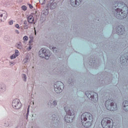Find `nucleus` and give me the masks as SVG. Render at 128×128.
Instances as JSON below:
<instances>
[{
  "instance_id": "aec40b11",
  "label": "nucleus",
  "mask_w": 128,
  "mask_h": 128,
  "mask_svg": "<svg viewBox=\"0 0 128 128\" xmlns=\"http://www.w3.org/2000/svg\"><path fill=\"white\" fill-rule=\"evenodd\" d=\"M28 22L29 24H32L34 22V15L30 14V15L28 17Z\"/></svg>"
},
{
  "instance_id": "3c124183",
  "label": "nucleus",
  "mask_w": 128,
  "mask_h": 128,
  "mask_svg": "<svg viewBox=\"0 0 128 128\" xmlns=\"http://www.w3.org/2000/svg\"><path fill=\"white\" fill-rule=\"evenodd\" d=\"M48 13H46V14H48Z\"/></svg>"
},
{
  "instance_id": "f03ea898",
  "label": "nucleus",
  "mask_w": 128,
  "mask_h": 128,
  "mask_svg": "<svg viewBox=\"0 0 128 128\" xmlns=\"http://www.w3.org/2000/svg\"><path fill=\"white\" fill-rule=\"evenodd\" d=\"M105 106L108 110L110 112H114L118 110V106L114 100H108L105 102Z\"/></svg>"
},
{
  "instance_id": "412c9836",
  "label": "nucleus",
  "mask_w": 128,
  "mask_h": 128,
  "mask_svg": "<svg viewBox=\"0 0 128 128\" xmlns=\"http://www.w3.org/2000/svg\"><path fill=\"white\" fill-rule=\"evenodd\" d=\"M68 82L69 86H71V88H73L74 86L76 84V82H74V80H73L72 78H70L68 79Z\"/></svg>"
},
{
  "instance_id": "0eeeda50",
  "label": "nucleus",
  "mask_w": 128,
  "mask_h": 128,
  "mask_svg": "<svg viewBox=\"0 0 128 128\" xmlns=\"http://www.w3.org/2000/svg\"><path fill=\"white\" fill-rule=\"evenodd\" d=\"M81 122H86L88 120H90V122H94V117L92 114L85 112L81 115Z\"/></svg>"
},
{
  "instance_id": "de8ad7c7",
  "label": "nucleus",
  "mask_w": 128,
  "mask_h": 128,
  "mask_svg": "<svg viewBox=\"0 0 128 128\" xmlns=\"http://www.w3.org/2000/svg\"><path fill=\"white\" fill-rule=\"evenodd\" d=\"M6 18H8L6 16V17H4V20H6Z\"/></svg>"
},
{
  "instance_id": "423d86ee",
  "label": "nucleus",
  "mask_w": 128,
  "mask_h": 128,
  "mask_svg": "<svg viewBox=\"0 0 128 128\" xmlns=\"http://www.w3.org/2000/svg\"><path fill=\"white\" fill-rule=\"evenodd\" d=\"M38 55L42 58L45 60H49L50 56V51L49 50H46L44 48H42L38 52Z\"/></svg>"
},
{
  "instance_id": "c03bdc74",
  "label": "nucleus",
  "mask_w": 128,
  "mask_h": 128,
  "mask_svg": "<svg viewBox=\"0 0 128 128\" xmlns=\"http://www.w3.org/2000/svg\"><path fill=\"white\" fill-rule=\"evenodd\" d=\"M16 32L18 34H20V31H18V30H16Z\"/></svg>"
},
{
  "instance_id": "1a4fd4ad",
  "label": "nucleus",
  "mask_w": 128,
  "mask_h": 128,
  "mask_svg": "<svg viewBox=\"0 0 128 128\" xmlns=\"http://www.w3.org/2000/svg\"><path fill=\"white\" fill-rule=\"evenodd\" d=\"M12 106L14 110H20L22 108V102L18 98H16L12 100Z\"/></svg>"
},
{
  "instance_id": "20e7f679",
  "label": "nucleus",
  "mask_w": 128,
  "mask_h": 128,
  "mask_svg": "<svg viewBox=\"0 0 128 128\" xmlns=\"http://www.w3.org/2000/svg\"><path fill=\"white\" fill-rule=\"evenodd\" d=\"M64 110L66 114L64 118L66 122H68V124L72 122L74 120V112L72 110H67L66 108H64Z\"/></svg>"
},
{
  "instance_id": "c85d7f7f",
  "label": "nucleus",
  "mask_w": 128,
  "mask_h": 128,
  "mask_svg": "<svg viewBox=\"0 0 128 128\" xmlns=\"http://www.w3.org/2000/svg\"><path fill=\"white\" fill-rule=\"evenodd\" d=\"M16 46L17 48H22V42H18V43H16Z\"/></svg>"
},
{
  "instance_id": "dca6fc26",
  "label": "nucleus",
  "mask_w": 128,
  "mask_h": 128,
  "mask_svg": "<svg viewBox=\"0 0 128 128\" xmlns=\"http://www.w3.org/2000/svg\"><path fill=\"white\" fill-rule=\"evenodd\" d=\"M49 48L52 50L54 54H58L60 48L58 47L54 46L52 45H50Z\"/></svg>"
},
{
  "instance_id": "e433bc0d",
  "label": "nucleus",
  "mask_w": 128,
  "mask_h": 128,
  "mask_svg": "<svg viewBox=\"0 0 128 128\" xmlns=\"http://www.w3.org/2000/svg\"><path fill=\"white\" fill-rule=\"evenodd\" d=\"M8 24L10 26H12V24H14V20H11L9 21Z\"/></svg>"
},
{
  "instance_id": "4be33fe9",
  "label": "nucleus",
  "mask_w": 128,
  "mask_h": 128,
  "mask_svg": "<svg viewBox=\"0 0 128 128\" xmlns=\"http://www.w3.org/2000/svg\"><path fill=\"white\" fill-rule=\"evenodd\" d=\"M50 104V108H52V106H56V104H58V101L56 100H54L52 102H52H49Z\"/></svg>"
},
{
  "instance_id": "f8f14e48",
  "label": "nucleus",
  "mask_w": 128,
  "mask_h": 128,
  "mask_svg": "<svg viewBox=\"0 0 128 128\" xmlns=\"http://www.w3.org/2000/svg\"><path fill=\"white\" fill-rule=\"evenodd\" d=\"M82 0H70V4L72 6L78 8L82 3Z\"/></svg>"
},
{
  "instance_id": "a878e982",
  "label": "nucleus",
  "mask_w": 128,
  "mask_h": 128,
  "mask_svg": "<svg viewBox=\"0 0 128 128\" xmlns=\"http://www.w3.org/2000/svg\"><path fill=\"white\" fill-rule=\"evenodd\" d=\"M13 54L15 56L16 58H18V54H20V52L18 51V50H15L14 54Z\"/></svg>"
},
{
  "instance_id": "c756f323",
  "label": "nucleus",
  "mask_w": 128,
  "mask_h": 128,
  "mask_svg": "<svg viewBox=\"0 0 128 128\" xmlns=\"http://www.w3.org/2000/svg\"><path fill=\"white\" fill-rule=\"evenodd\" d=\"M22 10L26 11V10H28V8L26 6H22Z\"/></svg>"
},
{
  "instance_id": "09e8293b",
  "label": "nucleus",
  "mask_w": 128,
  "mask_h": 128,
  "mask_svg": "<svg viewBox=\"0 0 128 128\" xmlns=\"http://www.w3.org/2000/svg\"><path fill=\"white\" fill-rule=\"evenodd\" d=\"M47 10L48 12V10Z\"/></svg>"
},
{
  "instance_id": "49530a36",
  "label": "nucleus",
  "mask_w": 128,
  "mask_h": 128,
  "mask_svg": "<svg viewBox=\"0 0 128 128\" xmlns=\"http://www.w3.org/2000/svg\"><path fill=\"white\" fill-rule=\"evenodd\" d=\"M2 17H0V22H2Z\"/></svg>"
},
{
  "instance_id": "ddd939ff",
  "label": "nucleus",
  "mask_w": 128,
  "mask_h": 128,
  "mask_svg": "<svg viewBox=\"0 0 128 128\" xmlns=\"http://www.w3.org/2000/svg\"><path fill=\"white\" fill-rule=\"evenodd\" d=\"M56 7V3L52 0H50V3L47 4V8H50V10H54Z\"/></svg>"
},
{
  "instance_id": "9d476101",
  "label": "nucleus",
  "mask_w": 128,
  "mask_h": 128,
  "mask_svg": "<svg viewBox=\"0 0 128 128\" xmlns=\"http://www.w3.org/2000/svg\"><path fill=\"white\" fill-rule=\"evenodd\" d=\"M120 62L121 64H128V52L125 53L121 56Z\"/></svg>"
},
{
  "instance_id": "bb28decb",
  "label": "nucleus",
  "mask_w": 128,
  "mask_h": 128,
  "mask_svg": "<svg viewBox=\"0 0 128 128\" xmlns=\"http://www.w3.org/2000/svg\"><path fill=\"white\" fill-rule=\"evenodd\" d=\"M22 76L24 82H26V74H22Z\"/></svg>"
},
{
  "instance_id": "a211bd4d",
  "label": "nucleus",
  "mask_w": 128,
  "mask_h": 128,
  "mask_svg": "<svg viewBox=\"0 0 128 128\" xmlns=\"http://www.w3.org/2000/svg\"><path fill=\"white\" fill-rule=\"evenodd\" d=\"M122 108L124 112H128V101L125 100L122 102Z\"/></svg>"
},
{
  "instance_id": "5701e85b",
  "label": "nucleus",
  "mask_w": 128,
  "mask_h": 128,
  "mask_svg": "<svg viewBox=\"0 0 128 128\" xmlns=\"http://www.w3.org/2000/svg\"><path fill=\"white\" fill-rule=\"evenodd\" d=\"M4 14H6V15L8 14V13H6V11L3 10H0V17L4 16Z\"/></svg>"
},
{
  "instance_id": "72a5a7b5",
  "label": "nucleus",
  "mask_w": 128,
  "mask_h": 128,
  "mask_svg": "<svg viewBox=\"0 0 128 128\" xmlns=\"http://www.w3.org/2000/svg\"><path fill=\"white\" fill-rule=\"evenodd\" d=\"M16 58L14 54L10 56V60H14Z\"/></svg>"
},
{
  "instance_id": "f704fd0d",
  "label": "nucleus",
  "mask_w": 128,
  "mask_h": 128,
  "mask_svg": "<svg viewBox=\"0 0 128 128\" xmlns=\"http://www.w3.org/2000/svg\"><path fill=\"white\" fill-rule=\"evenodd\" d=\"M24 30H28V24H25L24 26Z\"/></svg>"
},
{
  "instance_id": "c9c22d12",
  "label": "nucleus",
  "mask_w": 128,
  "mask_h": 128,
  "mask_svg": "<svg viewBox=\"0 0 128 128\" xmlns=\"http://www.w3.org/2000/svg\"><path fill=\"white\" fill-rule=\"evenodd\" d=\"M25 60H25V64H26V62H28V56H26Z\"/></svg>"
},
{
  "instance_id": "2eb2a0df",
  "label": "nucleus",
  "mask_w": 128,
  "mask_h": 128,
  "mask_svg": "<svg viewBox=\"0 0 128 128\" xmlns=\"http://www.w3.org/2000/svg\"><path fill=\"white\" fill-rule=\"evenodd\" d=\"M92 122L93 121L88 120L86 122H82V124L84 128H90V126H92Z\"/></svg>"
},
{
  "instance_id": "7ed1b4c3",
  "label": "nucleus",
  "mask_w": 128,
  "mask_h": 128,
  "mask_svg": "<svg viewBox=\"0 0 128 128\" xmlns=\"http://www.w3.org/2000/svg\"><path fill=\"white\" fill-rule=\"evenodd\" d=\"M85 94L89 98L90 100L91 101V102H98V93L92 91H86Z\"/></svg>"
},
{
  "instance_id": "37998d69",
  "label": "nucleus",
  "mask_w": 128,
  "mask_h": 128,
  "mask_svg": "<svg viewBox=\"0 0 128 128\" xmlns=\"http://www.w3.org/2000/svg\"><path fill=\"white\" fill-rule=\"evenodd\" d=\"M102 77L100 78L98 77L97 78V80H102Z\"/></svg>"
},
{
  "instance_id": "58836bf2",
  "label": "nucleus",
  "mask_w": 128,
  "mask_h": 128,
  "mask_svg": "<svg viewBox=\"0 0 128 128\" xmlns=\"http://www.w3.org/2000/svg\"><path fill=\"white\" fill-rule=\"evenodd\" d=\"M15 28H18V30L20 28V25L18 24H16L15 25Z\"/></svg>"
},
{
  "instance_id": "a19ab883",
  "label": "nucleus",
  "mask_w": 128,
  "mask_h": 128,
  "mask_svg": "<svg viewBox=\"0 0 128 128\" xmlns=\"http://www.w3.org/2000/svg\"><path fill=\"white\" fill-rule=\"evenodd\" d=\"M30 50H32V46H30L28 48V50L30 51Z\"/></svg>"
},
{
  "instance_id": "4c0bfd02",
  "label": "nucleus",
  "mask_w": 128,
  "mask_h": 128,
  "mask_svg": "<svg viewBox=\"0 0 128 128\" xmlns=\"http://www.w3.org/2000/svg\"><path fill=\"white\" fill-rule=\"evenodd\" d=\"M28 5L29 6L31 10L34 8V6H32V4H28Z\"/></svg>"
},
{
  "instance_id": "6e6552de",
  "label": "nucleus",
  "mask_w": 128,
  "mask_h": 128,
  "mask_svg": "<svg viewBox=\"0 0 128 128\" xmlns=\"http://www.w3.org/2000/svg\"><path fill=\"white\" fill-rule=\"evenodd\" d=\"M64 88V84L60 81L56 82L54 85V90L56 94H60Z\"/></svg>"
},
{
  "instance_id": "b1692460",
  "label": "nucleus",
  "mask_w": 128,
  "mask_h": 128,
  "mask_svg": "<svg viewBox=\"0 0 128 128\" xmlns=\"http://www.w3.org/2000/svg\"><path fill=\"white\" fill-rule=\"evenodd\" d=\"M29 114H30V106H28V108H27V112H26V120H28Z\"/></svg>"
},
{
  "instance_id": "7c9ffc66",
  "label": "nucleus",
  "mask_w": 128,
  "mask_h": 128,
  "mask_svg": "<svg viewBox=\"0 0 128 128\" xmlns=\"http://www.w3.org/2000/svg\"><path fill=\"white\" fill-rule=\"evenodd\" d=\"M23 40L24 41L26 42V40H28V37L26 36H25L24 38H23Z\"/></svg>"
},
{
  "instance_id": "473e14b6",
  "label": "nucleus",
  "mask_w": 128,
  "mask_h": 128,
  "mask_svg": "<svg viewBox=\"0 0 128 128\" xmlns=\"http://www.w3.org/2000/svg\"><path fill=\"white\" fill-rule=\"evenodd\" d=\"M4 126H10V123H8V122L6 121Z\"/></svg>"
},
{
  "instance_id": "f257e3e1",
  "label": "nucleus",
  "mask_w": 128,
  "mask_h": 128,
  "mask_svg": "<svg viewBox=\"0 0 128 128\" xmlns=\"http://www.w3.org/2000/svg\"><path fill=\"white\" fill-rule=\"evenodd\" d=\"M112 14H114L116 18L118 20H124L128 16V8L126 4L122 2L116 1L112 4Z\"/></svg>"
},
{
  "instance_id": "79ce46f5",
  "label": "nucleus",
  "mask_w": 128,
  "mask_h": 128,
  "mask_svg": "<svg viewBox=\"0 0 128 128\" xmlns=\"http://www.w3.org/2000/svg\"><path fill=\"white\" fill-rule=\"evenodd\" d=\"M10 64H13L14 65L16 64V62H10Z\"/></svg>"
},
{
  "instance_id": "39448f33",
  "label": "nucleus",
  "mask_w": 128,
  "mask_h": 128,
  "mask_svg": "<svg viewBox=\"0 0 128 128\" xmlns=\"http://www.w3.org/2000/svg\"><path fill=\"white\" fill-rule=\"evenodd\" d=\"M101 124L103 128H112L114 126V122L110 118H104Z\"/></svg>"
},
{
  "instance_id": "9b49d317",
  "label": "nucleus",
  "mask_w": 128,
  "mask_h": 128,
  "mask_svg": "<svg viewBox=\"0 0 128 128\" xmlns=\"http://www.w3.org/2000/svg\"><path fill=\"white\" fill-rule=\"evenodd\" d=\"M116 32L119 36H122L126 32V28L124 26H118L116 28Z\"/></svg>"
},
{
  "instance_id": "4468645a",
  "label": "nucleus",
  "mask_w": 128,
  "mask_h": 128,
  "mask_svg": "<svg viewBox=\"0 0 128 128\" xmlns=\"http://www.w3.org/2000/svg\"><path fill=\"white\" fill-rule=\"evenodd\" d=\"M51 118L52 120V122H53V124H58L60 122V118H58V116H57L56 114H53L52 115Z\"/></svg>"
},
{
  "instance_id": "cd10ccee",
  "label": "nucleus",
  "mask_w": 128,
  "mask_h": 128,
  "mask_svg": "<svg viewBox=\"0 0 128 128\" xmlns=\"http://www.w3.org/2000/svg\"><path fill=\"white\" fill-rule=\"evenodd\" d=\"M38 11H36L34 13H31V14H32V16H36V18H38V16H40V12H38Z\"/></svg>"
},
{
  "instance_id": "6ab92c4d",
  "label": "nucleus",
  "mask_w": 128,
  "mask_h": 128,
  "mask_svg": "<svg viewBox=\"0 0 128 128\" xmlns=\"http://www.w3.org/2000/svg\"><path fill=\"white\" fill-rule=\"evenodd\" d=\"M88 64L90 66H98V63H96V59L95 58H92L91 60H90Z\"/></svg>"
},
{
  "instance_id": "ea45409f",
  "label": "nucleus",
  "mask_w": 128,
  "mask_h": 128,
  "mask_svg": "<svg viewBox=\"0 0 128 128\" xmlns=\"http://www.w3.org/2000/svg\"><path fill=\"white\" fill-rule=\"evenodd\" d=\"M32 42H34V40H32V38L30 39V40H29V44H32Z\"/></svg>"
},
{
  "instance_id": "393cba45",
  "label": "nucleus",
  "mask_w": 128,
  "mask_h": 128,
  "mask_svg": "<svg viewBox=\"0 0 128 128\" xmlns=\"http://www.w3.org/2000/svg\"><path fill=\"white\" fill-rule=\"evenodd\" d=\"M10 40V36L6 35L4 36V40H5V42H9Z\"/></svg>"
},
{
  "instance_id": "f3484780",
  "label": "nucleus",
  "mask_w": 128,
  "mask_h": 128,
  "mask_svg": "<svg viewBox=\"0 0 128 128\" xmlns=\"http://www.w3.org/2000/svg\"><path fill=\"white\" fill-rule=\"evenodd\" d=\"M6 90V86L4 83L0 84V92L4 94Z\"/></svg>"
},
{
  "instance_id": "a18cd8bd",
  "label": "nucleus",
  "mask_w": 128,
  "mask_h": 128,
  "mask_svg": "<svg viewBox=\"0 0 128 128\" xmlns=\"http://www.w3.org/2000/svg\"><path fill=\"white\" fill-rule=\"evenodd\" d=\"M24 24H28V21L24 20Z\"/></svg>"
},
{
  "instance_id": "2f4dec72",
  "label": "nucleus",
  "mask_w": 128,
  "mask_h": 128,
  "mask_svg": "<svg viewBox=\"0 0 128 128\" xmlns=\"http://www.w3.org/2000/svg\"><path fill=\"white\" fill-rule=\"evenodd\" d=\"M46 0H40V2H41V4L42 6L43 4H46L45 2Z\"/></svg>"
},
{
  "instance_id": "8fccbe9b",
  "label": "nucleus",
  "mask_w": 128,
  "mask_h": 128,
  "mask_svg": "<svg viewBox=\"0 0 128 128\" xmlns=\"http://www.w3.org/2000/svg\"><path fill=\"white\" fill-rule=\"evenodd\" d=\"M45 14V16H46V14Z\"/></svg>"
}]
</instances>
